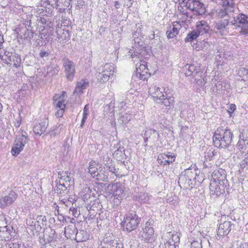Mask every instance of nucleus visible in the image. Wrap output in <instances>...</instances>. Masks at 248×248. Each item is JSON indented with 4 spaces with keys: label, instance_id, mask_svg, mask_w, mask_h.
Segmentation results:
<instances>
[{
    "label": "nucleus",
    "instance_id": "obj_24",
    "mask_svg": "<svg viewBox=\"0 0 248 248\" xmlns=\"http://www.w3.org/2000/svg\"><path fill=\"white\" fill-rule=\"evenodd\" d=\"M186 69L185 75L186 77H195L200 72V69L199 67H196L194 64H187L186 65Z\"/></svg>",
    "mask_w": 248,
    "mask_h": 248
},
{
    "label": "nucleus",
    "instance_id": "obj_52",
    "mask_svg": "<svg viewBox=\"0 0 248 248\" xmlns=\"http://www.w3.org/2000/svg\"><path fill=\"white\" fill-rule=\"evenodd\" d=\"M13 230V228L11 226H5L2 227V231L4 232H7L8 233H10Z\"/></svg>",
    "mask_w": 248,
    "mask_h": 248
},
{
    "label": "nucleus",
    "instance_id": "obj_12",
    "mask_svg": "<svg viewBox=\"0 0 248 248\" xmlns=\"http://www.w3.org/2000/svg\"><path fill=\"white\" fill-rule=\"evenodd\" d=\"M25 144L26 138L23 136L16 138L11 150L12 155H17L23 150Z\"/></svg>",
    "mask_w": 248,
    "mask_h": 248
},
{
    "label": "nucleus",
    "instance_id": "obj_62",
    "mask_svg": "<svg viewBox=\"0 0 248 248\" xmlns=\"http://www.w3.org/2000/svg\"><path fill=\"white\" fill-rule=\"evenodd\" d=\"M220 22L221 23H222L223 25H224V27L225 28L229 24V22L231 23V21L229 22V20L228 19H225L221 20Z\"/></svg>",
    "mask_w": 248,
    "mask_h": 248
},
{
    "label": "nucleus",
    "instance_id": "obj_45",
    "mask_svg": "<svg viewBox=\"0 0 248 248\" xmlns=\"http://www.w3.org/2000/svg\"><path fill=\"white\" fill-rule=\"evenodd\" d=\"M227 13L229 14L230 13H232L234 11V3L232 2L230 3L225 8Z\"/></svg>",
    "mask_w": 248,
    "mask_h": 248
},
{
    "label": "nucleus",
    "instance_id": "obj_36",
    "mask_svg": "<svg viewBox=\"0 0 248 248\" xmlns=\"http://www.w3.org/2000/svg\"><path fill=\"white\" fill-rule=\"evenodd\" d=\"M55 231L53 229H50V232H49V235L48 237L46 238L47 242L50 244V245H52V243L56 241L55 239Z\"/></svg>",
    "mask_w": 248,
    "mask_h": 248
},
{
    "label": "nucleus",
    "instance_id": "obj_39",
    "mask_svg": "<svg viewBox=\"0 0 248 248\" xmlns=\"http://www.w3.org/2000/svg\"><path fill=\"white\" fill-rule=\"evenodd\" d=\"M34 35V32H33L31 29H27L24 34L25 37L27 39L30 40L32 39Z\"/></svg>",
    "mask_w": 248,
    "mask_h": 248
},
{
    "label": "nucleus",
    "instance_id": "obj_57",
    "mask_svg": "<svg viewBox=\"0 0 248 248\" xmlns=\"http://www.w3.org/2000/svg\"><path fill=\"white\" fill-rule=\"evenodd\" d=\"M98 164L94 161H91L90 162L89 169L93 168H97Z\"/></svg>",
    "mask_w": 248,
    "mask_h": 248
},
{
    "label": "nucleus",
    "instance_id": "obj_53",
    "mask_svg": "<svg viewBox=\"0 0 248 248\" xmlns=\"http://www.w3.org/2000/svg\"><path fill=\"white\" fill-rule=\"evenodd\" d=\"M180 238L179 235L177 234L172 235V241L173 242V244L175 245L177 243H179Z\"/></svg>",
    "mask_w": 248,
    "mask_h": 248
},
{
    "label": "nucleus",
    "instance_id": "obj_63",
    "mask_svg": "<svg viewBox=\"0 0 248 248\" xmlns=\"http://www.w3.org/2000/svg\"><path fill=\"white\" fill-rule=\"evenodd\" d=\"M240 165H241V167L242 168L245 167V166L246 165H248V160H247H247H246V159L243 160L241 162Z\"/></svg>",
    "mask_w": 248,
    "mask_h": 248
},
{
    "label": "nucleus",
    "instance_id": "obj_46",
    "mask_svg": "<svg viewBox=\"0 0 248 248\" xmlns=\"http://www.w3.org/2000/svg\"><path fill=\"white\" fill-rule=\"evenodd\" d=\"M98 168H93L89 169V172L91 174V176L93 178H94L97 174Z\"/></svg>",
    "mask_w": 248,
    "mask_h": 248
},
{
    "label": "nucleus",
    "instance_id": "obj_15",
    "mask_svg": "<svg viewBox=\"0 0 248 248\" xmlns=\"http://www.w3.org/2000/svg\"><path fill=\"white\" fill-rule=\"evenodd\" d=\"M139 34L140 32H138L137 31H134V32L133 33V37L134 38L133 40L134 41L135 43L134 47L135 49H137V50L139 51V52H137L138 54H135L134 56H133V55H131L133 58H139L140 54L141 53V51L142 50V49L145 48L144 46V42L142 41L141 38H139L138 37Z\"/></svg>",
    "mask_w": 248,
    "mask_h": 248
},
{
    "label": "nucleus",
    "instance_id": "obj_35",
    "mask_svg": "<svg viewBox=\"0 0 248 248\" xmlns=\"http://www.w3.org/2000/svg\"><path fill=\"white\" fill-rule=\"evenodd\" d=\"M110 76L106 75L104 73H103L102 72H99L98 71L97 75V80L101 82H105L107 81L109 78Z\"/></svg>",
    "mask_w": 248,
    "mask_h": 248
},
{
    "label": "nucleus",
    "instance_id": "obj_18",
    "mask_svg": "<svg viewBox=\"0 0 248 248\" xmlns=\"http://www.w3.org/2000/svg\"><path fill=\"white\" fill-rule=\"evenodd\" d=\"M108 174L109 173L105 169V168H103L101 165L98 167L97 174L94 179L98 181L108 182Z\"/></svg>",
    "mask_w": 248,
    "mask_h": 248
},
{
    "label": "nucleus",
    "instance_id": "obj_47",
    "mask_svg": "<svg viewBox=\"0 0 248 248\" xmlns=\"http://www.w3.org/2000/svg\"><path fill=\"white\" fill-rule=\"evenodd\" d=\"M114 105L113 104L110 103L106 106L105 108L106 110H108V113H112L114 111Z\"/></svg>",
    "mask_w": 248,
    "mask_h": 248
},
{
    "label": "nucleus",
    "instance_id": "obj_2",
    "mask_svg": "<svg viewBox=\"0 0 248 248\" xmlns=\"http://www.w3.org/2000/svg\"><path fill=\"white\" fill-rule=\"evenodd\" d=\"M232 25L240 28L239 33L242 35H248V16L244 14H239L233 16V20L231 21Z\"/></svg>",
    "mask_w": 248,
    "mask_h": 248
},
{
    "label": "nucleus",
    "instance_id": "obj_49",
    "mask_svg": "<svg viewBox=\"0 0 248 248\" xmlns=\"http://www.w3.org/2000/svg\"><path fill=\"white\" fill-rule=\"evenodd\" d=\"M60 180L62 181V183L65 182V184H66L68 186H70L71 178L68 175L63 177V180Z\"/></svg>",
    "mask_w": 248,
    "mask_h": 248
},
{
    "label": "nucleus",
    "instance_id": "obj_6",
    "mask_svg": "<svg viewBox=\"0 0 248 248\" xmlns=\"http://www.w3.org/2000/svg\"><path fill=\"white\" fill-rule=\"evenodd\" d=\"M210 181L217 182L223 186H229L226 179V172L222 169L214 170L212 172Z\"/></svg>",
    "mask_w": 248,
    "mask_h": 248
},
{
    "label": "nucleus",
    "instance_id": "obj_11",
    "mask_svg": "<svg viewBox=\"0 0 248 248\" xmlns=\"http://www.w3.org/2000/svg\"><path fill=\"white\" fill-rule=\"evenodd\" d=\"M176 156L173 153L168 152L162 153L158 155L157 157L158 163L160 165H169L175 160Z\"/></svg>",
    "mask_w": 248,
    "mask_h": 248
},
{
    "label": "nucleus",
    "instance_id": "obj_61",
    "mask_svg": "<svg viewBox=\"0 0 248 248\" xmlns=\"http://www.w3.org/2000/svg\"><path fill=\"white\" fill-rule=\"evenodd\" d=\"M124 4L127 6V7H131L132 5V2L131 0H124Z\"/></svg>",
    "mask_w": 248,
    "mask_h": 248
},
{
    "label": "nucleus",
    "instance_id": "obj_23",
    "mask_svg": "<svg viewBox=\"0 0 248 248\" xmlns=\"http://www.w3.org/2000/svg\"><path fill=\"white\" fill-rule=\"evenodd\" d=\"M209 27L205 21L202 20L197 23L195 30L199 35L208 32Z\"/></svg>",
    "mask_w": 248,
    "mask_h": 248
},
{
    "label": "nucleus",
    "instance_id": "obj_34",
    "mask_svg": "<svg viewBox=\"0 0 248 248\" xmlns=\"http://www.w3.org/2000/svg\"><path fill=\"white\" fill-rule=\"evenodd\" d=\"M156 130L153 129H149L145 131L144 136L152 139L154 141L156 139Z\"/></svg>",
    "mask_w": 248,
    "mask_h": 248
},
{
    "label": "nucleus",
    "instance_id": "obj_30",
    "mask_svg": "<svg viewBox=\"0 0 248 248\" xmlns=\"http://www.w3.org/2000/svg\"><path fill=\"white\" fill-rule=\"evenodd\" d=\"M46 74L53 76L58 74L60 68L57 64L51 65L47 67Z\"/></svg>",
    "mask_w": 248,
    "mask_h": 248
},
{
    "label": "nucleus",
    "instance_id": "obj_1",
    "mask_svg": "<svg viewBox=\"0 0 248 248\" xmlns=\"http://www.w3.org/2000/svg\"><path fill=\"white\" fill-rule=\"evenodd\" d=\"M233 137L230 129L218 128L213 136L214 145L218 148H228L232 141Z\"/></svg>",
    "mask_w": 248,
    "mask_h": 248
},
{
    "label": "nucleus",
    "instance_id": "obj_13",
    "mask_svg": "<svg viewBox=\"0 0 248 248\" xmlns=\"http://www.w3.org/2000/svg\"><path fill=\"white\" fill-rule=\"evenodd\" d=\"M63 66L65 69V73L66 78L72 81L75 73V67L74 62L68 59L64 60Z\"/></svg>",
    "mask_w": 248,
    "mask_h": 248
},
{
    "label": "nucleus",
    "instance_id": "obj_10",
    "mask_svg": "<svg viewBox=\"0 0 248 248\" xmlns=\"http://www.w3.org/2000/svg\"><path fill=\"white\" fill-rule=\"evenodd\" d=\"M2 59L5 63L10 65H13L16 67L19 66L21 61L18 55L16 54H13L10 52H5L4 55L2 56Z\"/></svg>",
    "mask_w": 248,
    "mask_h": 248
},
{
    "label": "nucleus",
    "instance_id": "obj_42",
    "mask_svg": "<svg viewBox=\"0 0 248 248\" xmlns=\"http://www.w3.org/2000/svg\"><path fill=\"white\" fill-rule=\"evenodd\" d=\"M227 11H226V9L225 8H221L219 10V12H218V16L220 18H222L223 17L225 16L228 15Z\"/></svg>",
    "mask_w": 248,
    "mask_h": 248
},
{
    "label": "nucleus",
    "instance_id": "obj_16",
    "mask_svg": "<svg viewBox=\"0 0 248 248\" xmlns=\"http://www.w3.org/2000/svg\"><path fill=\"white\" fill-rule=\"evenodd\" d=\"M234 225L231 221H225L219 224L217 234L220 236L227 235L229 234Z\"/></svg>",
    "mask_w": 248,
    "mask_h": 248
},
{
    "label": "nucleus",
    "instance_id": "obj_19",
    "mask_svg": "<svg viewBox=\"0 0 248 248\" xmlns=\"http://www.w3.org/2000/svg\"><path fill=\"white\" fill-rule=\"evenodd\" d=\"M48 121L47 119H45L43 122L36 124L33 127V132L36 135L40 136L43 134L48 126Z\"/></svg>",
    "mask_w": 248,
    "mask_h": 248
},
{
    "label": "nucleus",
    "instance_id": "obj_48",
    "mask_svg": "<svg viewBox=\"0 0 248 248\" xmlns=\"http://www.w3.org/2000/svg\"><path fill=\"white\" fill-rule=\"evenodd\" d=\"M50 3L47 0H41L39 3L38 5H40L44 8H46L47 5H49Z\"/></svg>",
    "mask_w": 248,
    "mask_h": 248
},
{
    "label": "nucleus",
    "instance_id": "obj_31",
    "mask_svg": "<svg viewBox=\"0 0 248 248\" xmlns=\"http://www.w3.org/2000/svg\"><path fill=\"white\" fill-rule=\"evenodd\" d=\"M236 146L240 152H244L248 148V140H239Z\"/></svg>",
    "mask_w": 248,
    "mask_h": 248
},
{
    "label": "nucleus",
    "instance_id": "obj_5",
    "mask_svg": "<svg viewBox=\"0 0 248 248\" xmlns=\"http://www.w3.org/2000/svg\"><path fill=\"white\" fill-rule=\"evenodd\" d=\"M150 76L151 74L149 73L147 63L140 61L139 67H136V72L134 76L142 80H145Z\"/></svg>",
    "mask_w": 248,
    "mask_h": 248
},
{
    "label": "nucleus",
    "instance_id": "obj_28",
    "mask_svg": "<svg viewBox=\"0 0 248 248\" xmlns=\"http://www.w3.org/2000/svg\"><path fill=\"white\" fill-rule=\"evenodd\" d=\"M112 191L116 196H120L124 192L123 186L120 183H116L112 186Z\"/></svg>",
    "mask_w": 248,
    "mask_h": 248
},
{
    "label": "nucleus",
    "instance_id": "obj_59",
    "mask_svg": "<svg viewBox=\"0 0 248 248\" xmlns=\"http://www.w3.org/2000/svg\"><path fill=\"white\" fill-rule=\"evenodd\" d=\"M57 128H54L53 129L49 131V134L51 137H55L56 135L58 134L57 132Z\"/></svg>",
    "mask_w": 248,
    "mask_h": 248
},
{
    "label": "nucleus",
    "instance_id": "obj_43",
    "mask_svg": "<svg viewBox=\"0 0 248 248\" xmlns=\"http://www.w3.org/2000/svg\"><path fill=\"white\" fill-rule=\"evenodd\" d=\"M56 107L59 109H64L65 108V104L64 103L63 101H58L56 102Z\"/></svg>",
    "mask_w": 248,
    "mask_h": 248
},
{
    "label": "nucleus",
    "instance_id": "obj_21",
    "mask_svg": "<svg viewBox=\"0 0 248 248\" xmlns=\"http://www.w3.org/2000/svg\"><path fill=\"white\" fill-rule=\"evenodd\" d=\"M56 32L58 41L60 43H65L69 39V33L67 30L59 28Z\"/></svg>",
    "mask_w": 248,
    "mask_h": 248
},
{
    "label": "nucleus",
    "instance_id": "obj_40",
    "mask_svg": "<svg viewBox=\"0 0 248 248\" xmlns=\"http://www.w3.org/2000/svg\"><path fill=\"white\" fill-rule=\"evenodd\" d=\"M105 166V169H107L110 172L116 174L117 171H116L114 165L111 162L106 163Z\"/></svg>",
    "mask_w": 248,
    "mask_h": 248
},
{
    "label": "nucleus",
    "instance_id": "obj_3",
    "mask_svg": "<svg viewBox=\"0 0 248 248\" xmlns=\"http://www.w3.org/2000/svg\"><path fill=\"white\" fill-rule=\"evenodd\" d=\"M141 218L135 213L127 214L122 222L124 223L125 229L128 232H131L137 229L140 222Z\"/></svg>",
    "mask_w": 248,
    "mask_h": 248
},
{
    "label": "nucleus",
    "instance_id": "obj_60",
    "mask_svg": "<svg viewBox=\"0 0 248 248\" xmlns=\"http://www.w3.org/2000/svg\"><path fill=\"white\" fill-rule=\"evenodd\" d=\"M215 28L217 30H221L222 29L225 28L224 25H223L220 22L219 23H217L215 25Z\"/></svg>",
    "mask_w": 248,
    "mask_h": 248
},
{
    "label": "nucleus",
    "instance_id": "obj_50",
    "mask_svg": "<svg viewBox=\"0 0 248 248\" xmlns=\"http://www.w3.org/2000/svg\"><path fill=\"white\" fill-rule=\"evenodd\" d=\"M36 220L37 222H39L40 223L42 222L41 223L43 225V222H46V218L45 216H38L36 217Z\"/></svg>",
    "mask_w": 248,
    "mask_h": 248
},
{
    "label": "nucleus",
    "instance_id": "obj_29",
    "mask_svg": "<svg viewBox=\"0 0 248 248\" xmlns=\"http://www.w3.org/2000/svg\"><path fill=\"white\" fill-rule=\"evenodd\" d=\"M113 155L114 157L119 161L123 159L126 157L125 149L123 147H119V148L114 152Z\"/></svg>",
    "mask_w": 248,
    "mask_h": 248
},
{
    "label": "nucleus",
    "instance_id": "obj_33",
    "mask_svg": "<svg viewBox=\"0 0 248 248\" xmlns=\"http://www.w3.org/2000/svg\"><path fill=\"white\" fill-rule=\"evenodd\" d=\"M199 36L198 32L196 31L195 30L190 32L187 35L185 39L186 42H191L197 38Z\"/></svg>",
    "mask_w": 248,
    "mask_h": 248
},
{
    "label": "nucleus",
    "instance_id": "obj_44",
    "mask_svg": "<svg viewBox=\"0 0 248 248\" xmlns=\"http://www.w3.org/2000/svg\"><path fill=\"white\" fill-rule=\"evenodd\" d=\"M33 226L34 227L36 232H38L41 231L42 227L39 222H37V221L36 220L34 222Z\"/></svg>",
    "mask_w": 248,
    "mask_h": 248
},
{
    "label": "nucleus",
    "instance_id": "obj_22",
    "mask_svg": "<svg viewBox=\"0 0 248 248\" xmlns=\"http://www.w3.org/2000/svg\"><path fill=\"white\" fill-rule=\"evenodd\" d=\"M56 192L61 196H64L68 192V187L69 186L65 184L64 182L62 183L61 180L56 181Z\"/></svg>",
    "mask_w": 248,
    "mask_h": 248
},
{
    "label": "nucleus",
    "instance_id": "obj_56",
    "mask_svg": "<svg viewBox=\"0 0 248 248\" xmlns=\"http://www.w3.org/2000/svg\"><path fill=\"white\" fill-rule=\"evenodd\" d=\"M64 109H59L56 112L55 115L57 117H62L63 115Z\"/></svg>",
    "mask_w": 248,
    "mask_h": 248
},
{
    "label": "nucleus",
    "instance_id": "obj_8",
    "mask_svg": "<svg viewBox=\"0 0 248 248\" xmlns=\"http://www.w3.org/2000/svg\"><path fill=\"white\" fill-rule=\"evenodd\" d=\"M229 186H223L221 184H218L217 182L211 181L209 185L210 193L212 195L219 196L224 193L225 190L229 189Z\"/></svg>",
    "mask_w": 248,
    "mask_h": 248
},
{
    "label": "nucleus",
    "instance_id": "obj_41",
    "mask_svg": "<svg viewBox=\"0 0 248 248\" xmlns=\"http://www.w3.org/2000/svg\"><path fill=\"white\" fill-rule=\"evenodd\" d=\"M247 132L244 130L242 129L241 131H240V134H239V140H248V138L247 137Z\"/></svg>",
    "mask_w": 248,
    "mask_h": 248
},
{
    "label": "nucleus",
    "instance_id": "obj_25",
    "mask_svg": "<svg viewBox=\"0 0 248 248\" xmlns=\"http://www.w3.org/2000/svg\"><path fill=\"white\" fill-rule=\"evenodd\" d=\"M114 69L115 67L113 64L107 63L105 65L100 66L98 69V71L110 76L113 75Z\"/></svg>",
    "mask_w": 248,
    "mask_h": 248
},
{
    "label": "nucleus",
    "instance_id": "obj_58",
    "mask_svg": "<svg viewBox=\"0 0 248 248\" xmlns=\"http://www.w3.org/2000/svg\"><path fill=\"white\" fill-rule=\"evenodd\" d=\"M219 3L222 6V8H226L230 2L228 0H221Z\"/></svg>",
    "mask_w": 248,
    "mask_h": 248
},
{
    "label": "nucleus",
    "instance_id": "obj_38",
    "mask_svg": "<svg viewBox=\"0 0 248 248\" xmlns=\"http://www.w3.org/2000/svg\"><path fill=\"white\" fill-rule=\"evenodd\" d=\"M139 201L141 202L145 203L148 201L149 198L148 193H140L139 196Z\"/></svg>",
    "mask_w": 248,
    "mask_h": 248
},
{
    "label": "nucleus",
    "instance_id": "obj_54",
    "mask_svg": "<svg viewBox=\"0 0 248 248\" xmlns=\"http://www.w3.org/2000/svg\"><path fill=\"white\" fill-rule=\"evenodd\" d=\"M24 24L25 26V28L26 29H31L32 28L31 22V19L26 20L24 23Z\"/></svg>",
    "mask_w": 248,
    "mask_h": 248
},
{
    "label": "nucleus",
    "instance_id": "obj_7",
    "mask_svg": "<svg viewBox=\"0 0 248 248\" xmlns=\"http://www.w3.org/2000/svg\"><path fill=\"white\" fill-rule=\"evenodd\" d=\"M155 221L153 219H149L145 224V228L143 229L144 233L143 236L145 239V241L147 242L155 241L154 229L153 228Z\"/></svg>",
    "mask_w": 248,
    "mask_h": 248
},
{
    "label": "nucleus",
    "instance_id": "obj_55",
    "mask_svg": "<svg viewBox=\"0 0 248 248\" xmlns=\"http://www.w3.org/2000/svg\"><path fill=\"white\" fill-rule=\"evenodd\" d=\"M39 239H40V240H39L40 243L42 245L45 246L46 244H49L48 242H47V239H46V238H45V236L44 235H43V237H40Z\"/></svg>",
    "mask_w": 248,
    "mask_h": 248
},
{
    "label": "nucleus",
    "instance_id": "obj_37",
    "mask_svg": "<svg viewBox=\"0 0 248 248\" xmlns=\"http://www.w3.org/2000/svg\"><path fill=\"white\" fill-rule=\"evenodd\" d=\"M192 18V16L189 15V13L186 12L182 14L180 19L182 22L187 23L190 21Z\"/></svg>",
    "mask_w": 248,
    "mask_h": 248
},
{
    "label": "nucleus",
    "instance_id": "obj_64",
    "mask_svg": "<svg viewBox=\"0 0 248 248\" xmlns=\"http://www.w3.org/2000/svg\"><path fill=\"white\" fill-rule=\"evenodd\" d=\"M62 174L61 176H59V178L61 180H63V178L66 176V175H68V171H62L61 172Z\"/></svg>",
    "mask_w": 248,
    "mask_h": 248
},
{
    "label": "nucleus",
    "instance_id": "obj_32",
    "mask_svg": "<svg viewBox=\"0 0 248 248\" xmlns=\"http://www.w3.org/2000/svg\"><path fill=\"white\" fill-rule=\"evenodd\" d=\"M50 54V51L48 48H43L40 50L39 56L44 61H47L49 60Z\"/></svg>",
    "mask_w": 248,
    "mask_h": 248
},
{
    "label": "nucleus",
    "instance_id": "obj_51",
    "mask_svg": "<svg viewBox=\"0 0 248 248\" xmlns=\"http://www.w3.org/2000/svg\"><path fill=\"white\" fill-rule=\"evenodd\" d=\"M149 93H151V94H153V96L154 97V95H155V96H157V95H158V96H161L163 93H162V92L161 91H159V92H154L153 91V88H150L149 89Z\"/></svg>",
    "mask_w": 248,
    "mask_h": 248
},
{
    "label": "nucleus",
    "instance_id": "obj_9",
    "mask_svg": "<svg viewBox=\"0 0 248 248\" xmlns=\"http://www.w3.org/2000/svg\"><path fill=\"white\" fill-rule=\"evenodd\" d=\"M195 177V170L193 171L191 168L187 169L181 173L179 178L178 183L180 182H185V184H187L188 186H190L192 184L191 181L194 180Z\"/></svg>",
    "mask_w": 248,
    "mask_h": 248
},
{
    "label": "nucleus",
    "instance_id": "obj_20",
    "mask_svg": "<svg viewBox=\"0 0 248 248\" xmlns=\"http://www.w3.org/2000/svg\"><path fill=\"white\" fill-rule=\"evenodd\" d=\"M89 86V80L87 78L82 79L80 81L77 82L74 93L80 94L83 91L88 88Z\"/></svg>",
    "mask_w": 248,
    "mask_h": 248
},
{
    "label": "nucleus",
    "instance_id": "obj_27",
    "mask_svg": "<svg viewBox=\"0 0 248 248\" xmlns=\"http://www.w3.org/2000/svg\"><path fill=\"white\" fill-rule=\"evenodd\" d=\"M166 95V94H162L160 96H158V95H157V96L154 95V97L156 98L157 99L162 100V103L165 106L168 107L173 106V98L171 97H170L169 98L165 97Z\"/></svg>",
    "mask_w": 248,
    "mask_h": 248
},
{
    "label": "nucleus",
    "instance_id": "obj_4",
    "mask_svg": "<svg viewBox=\"0 0 248 248\" xmlns=\"http://www.w3.org/2000/svg\"><path fill=\"white\" fill-rule=\"evenodd\" d=\"M180 3H184L187 9L195 11L196 14L200 15L205 10L203 4L199 0H178Z\"/></svg>",
    "mask_w": 248,
    "mask_h": 248
},
{
    "label": "nucleus",
    "instance_id": "obj_26",
    "mask_svg": "<svg viewBox=\"0 0 248 248\" xmlns=\"http://www.w3.org/2000/svg\"><path fill=\"white\" fill-rule=\"evenodd\" d=\"M76 230H77L76 238L78 242H84L88 239L89 236L87 231L83 230L78 231L77 228Z\"/></svg>",
    "mask_w": 248,
    "mask_h": 248
},
{
    "label": "nucleus",
    "instance_id": "obj_14",
    "mask_svg": "<svg viewBox=\"0 0 248 248\" xmlns=\"http://www.w3.org/2000/svg\"><path fill=\"white\" fill-rule=\"evenodd\" d=\"M17 197V194L11 190L8 195L0 199V208H5L10 206L16 200Z\"/></svg>",
    "mask_w": 248,
    "mask_h": 248
},
{
    "label": "nucleus",
    "instance_id": "obj_17",
    "mask_svg": "<svg viewBox=\"0 0 248 248\" xmlns=\"http://www.w3.org/2000/svg\"><path fill=\"white\" fill-rule=\"evenodd\" d=\"M181 25L178 22H174L172 25H170L166 31V34L168 38H174L179 32Z\"/></svg>",
    "mask_w": 248,
    "mask_h": 248
}]
</instances>
